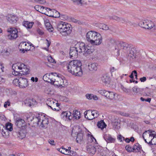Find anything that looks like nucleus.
I'll return each instance as SVG.
<instances>
[{"mask_svg":"<svg viewBox=\"0 0 156 156\" xmlns=\"http://www.w3.org/2000/svg\"><path fill=\"white\" fill-rule=\"evenodd\" d=\"M140 80L141 82H144L146 80V78L145 77H143L140 78Z\"/></svg>","mask_w":156,"mask_h":156,"instance_id":"nucleus-57","label":"nucleus"},{"mask_svg":"<svg viewBox=\"0 0 156 156\" xmlns=\"http://www.w3.org/2000/svg\"><path fill=\"white\" fill-rule=\"evenodd\" d=\"M136 50L135 48H133L130 49L129 50V55L130 57H132L134 56L136 53Z\"/></svg>","mask_w":156,"mask_h":156,"instance_id":"nucleus-37","label":"nucleus"},{"mask_svg":"<svg viewBox=\"0 0 156 156\" xmlns=\"http://www.w3.org/2000/svg\"><path fill=\"white\" fill-rule=\"evenodd\" d=\"M126 149V150L129 152H131L132 151V147L129 146H126L125 147Z\"/></svg>","mask_w":156,"mask_h":156,"instance_id":"nucleus-49","label":"nucleus"},{"mask_svg":"<svg viewBox=\"0 0 156 156\" xmlns=\"http://www.w3.org/2000/svg\"><path fill=\"white\" fill-rule=\"evenodd\" d=\"M46 103L48 106L54 111H58L59 109V104L58 101L52 98L48 99Z\"/></svg>","mask_w":156,"mask_h":156,"instance_id":"nucleus-7","label":"nucleus"},{"mask_svg":"<svg viewBox=\"0 0 156 156\" xmlns=\"http://www.w3.org/2000/svg\"><path fill=\"white\" fill-rule=\"evenodd\" d=\"M44 23L47 30L50 32H52L53 28L49 23V20L47 19L45 20H44Z\"/></svg>","mask_w":156,"mask_h":156,"instance_id":"nucleus-24","label":"nucleus"},{"mask_svg":"<svg viewBox=\"0 0 156 156\" xmlns=\"http://www.w3.org/2000/svg\"><path fill=\"white\" fill-rule=\"evenodd\" d=\"M147 132V133H149L150 134H152V133H154L155 132L154 131H153L151 130H149L147 131H146Z\"/></svg>","mask_w":156,"mask_h":156,"instance_id":"nucleus-60","label":"nucleus"},{"mask_svg":"<svg viewBox=\"0 0 156 156\" xmlns=\"http://www.w3.org/2000/svg\"><path fill=\"white\" fill-rule=\"evenodd\" d=\"M17 19V17L14 16L12 15V16H10V21H12V23H16Z\"/></svg>","mask_w":156,"mask_h":156,"instance_id":"nucleus-42","label":"nucleus"},{"mask_svg":"<svg viewBox=\"0 0 156 156\" xmlns=\"http://www.w3.org/2000/svg\"><path fill=\"white\" fill-rule=\"evenodd\" d=\"M122 116L126 117H128L129 116V114L128 113L123 112L122 113Z\"/></svg>","mask_w":156,"mask_h":156,"instance_id":"nucleus-61","label":"nucleus"},{"mask_svg":"<svg viewBox=\"0 0 156 156\" xmlns=\"http://www.w3.org/2000/svg\"><path fill=\"white\" fill-rule=\"evenodd\" d=\"M30 45L29 44H27L26 42H21L19 45V48L22 52L24 53L25 51H29L30 49Z\"/></svg>","mask_w":156,"mask_h":156,"instance_id":"nucleus-12","label":"nucleus"},{"mask_svg":"<svg viewBox=\"0 0 156 156\" xmlns=\"http://www.w3.org/2000/svg\"><path fill=\"white\" fill-rule=\"evenodd\" d=\"M32 1L33 2H34L40 4H44L46 3V1L45 0H32Z\"/></svg>","mask_w":156,"mask_h":156,"instance_id":"nucleus-43","label":"nucleus"},{"mask_svg":"<svg viewBox=\"0 0 156 156\" xmlns=\"http://www.w3.org/2000/svg\"><path fill=\"white\" fill-rule=\"evenodd\" d=\"M87 40L91 44L98 45L102 42V37L98 33L91 31L88 32L86 35Z\"/></svg>","mask_w":156,"mask_h":156,"instance_id":"nucleus-4","label":"nucleus"},{"mask_svg":"<svg viewBox=\"0 0 156 156\" xmlns=\"http://www.w3.org/2000/svg\"><path fill=\"white\" fill-rule=\"evenodd\" d=\"M12 69L13 71L12 72L13 75L17 76L20 74L27 75L29 73V69L27 65L21 62H18L13 64Z\"/></svg>","mask_w":156,"mask_h":156,"instance_id":"nucleus-3","label":"nucleus"},{"mask_svg":"<svg viewBox=\"0 0 156 156\" xmlns=\"http://www.w3.org/2000/svg\"><path fill=\"white\" fill-rule=\"evenodd\" d=\"M19 78L18 79H14L13 81V83L14 85L16 86H19Z\"/></svg>","mask_w":156,"mask_h":156,"instance_id":"nucleus-44","label":"nucleus"},{"mask_svg":"<svg viewBox=\"0 0 156 156\" xmlns=\"http://www.w3.org/2000/svg\"><path fill=\"white\" fill-rule=\"evenodd\" d=\"M92 113L93 116H94V118H97V117L98 116L99 114L97 111L93 110V111H92Z\"/></svg>","mask_w":156,"mask_h":156,"instance_id":"nucleus-45","label":"nucleus"},{"mask_svg":"<svg viewBox=\"0 0 156 156\" xmlns=\"http://www.w3.org/2000/svg\"><path fill=\"white\" fill-rule=\"evenodd\" d=\"M29 129V128H28V129ZM27 128L25 129L23 128H21L17 134V135L21 139L25 138L27 132Z\"/></svg>","mask_w":156,"mask_h":156,"instance_id":"nucleus-19","label":"nucleus"},{"mask_svg":"<svg viewBox=\"0 0 156 156\" xmlns=\"http://www.w3.org/2000/svg\"><path fill=\"white\" fill-rule=\"evenodd\" d=\"M66 119H68L70 120L73 118V114L70 112H66Z\"/></svg>","mask_w":156,"mask_h":156,"instance_id":"nucleus-40","label":"nucleus"},{"mask_svg":"<svg viewBox=\"0 0 156 156\" xmlns=\"http://www.w3.org/2000/svg\"><path fill=\"white\" fill-rule=\"evenodd\" d=\"M16 124L18 127H21V128H27L26 122L24 120L21 119L19 118L17 119Z\"/></svg>","mask_w":156,"mask_h":156,"instance_id":"nucleus-15","label":"nucleus"},{"mask_svg":"<svg viewBox=\"0 0 156 156\" xmlns=\"http://www.w3.org/2000/svg\"><path fill=\"white\" fill-rule=\"evenodd\" d=\"M126 21L125 19L122 18H121V20L119 22H121L122 23H126Z\"/></svg>","mask_w":156,"mask_h":156,"instance_id":"nucleus-63","label":"nucleus"},{"mask_svg":"<svg viewBox=\"0 0 156 156\" xmlns=\"http://www.w3.org/2000/svg\"><path fill=\"white\" fill-rule=\"evenodd\" d=\"M7 105L10 106V102H9V100L5 103L4 106L5 108H7Z\"/></svg>","mask_w":156,"mask_h":156,"instance_id":"nucleus-55","label":"nucleus"},{"mask_svg":"<svg viewBox=\"0 0 156 156\" xmlns=\"http://www.w3.org/2000/svg\"><path fill=\"white\" fill-rule=\"evenodd\" d=\"M61 116L62 118H64L65 119V118L66 119V112H63L62 113H61Z\"/></svg>","mask_w":156,"mask_h":156,"instance_id":"nucleus-51","label":"nucleus"},{"mask_svg":"<svg viewBox=\"0 0 156 156\" xmlns=\"http://www.w3.org/2000/svg\"><path fill=\"white\" fill-rule=\"evenodd\" d=\"M73 118L78 120L80 118V112L78 111L77 110H74L73 111Z\"/></svg>","mask_w":156,"mask_h":156,"instance_id":"nucleus-27","label":"nucleus"},{"mask_svg":"<svg viewBox=\"0 0 156 156\" xmlns=\"http://www.w3.org/2000/svg\"><path fill=\"white\" fill-rule=\"evenodd\" d=\"M34 101L33 99L27 98L24 101V103L27 106H30L33 104Z\"/></svg>","mask_w":156,"mask_h":156,"instance_id":"nucleus-32","label":"nucleus"},{"mask_svg":"<svg viewBox=\"0 0 156 156\" xmlns=\"http://www.w3.org/2000/svg\"><path fill=\"white\" fill-rule=\"evenodd\" d=\"M137 144L132 147V151L133 152H137Z\"/></svg>","mask_w":156,"mask_h":156,"instance_id":"nucleus-47","label":"nucleus"},{"mask_svg":"<svg viewBox=\"0 0 156 156\" xmlns=\"http://www.w3.org/2000/svg\"><path fill=\"white\" fill-rule=\"evenodd\" d=\"M55 75L54 79L53 84L58 87L62 86L63 83V80L62 78L59 76L60 74L55 73Z\"/></svg>","mask_w":156,"mask_h":156,"instance_id":"nucleus-13","label":"nucleus"},{"mask_svg":"<svg viewBox=\"0 0 156 156\" xmlns=\"http://www.w3.org/2000/svg\"><path fill=\"white\" fill-rule=\"evenodd\" d=\"M137 152L139 151L142 148L141 146L138 144H137Z\"/></svg>","mask_w":156,"mask_h":156,"instance_id":"nucleus-56","label":"nucleus"},{"mask_svg":"<svg viewBox=\"0 0 156 156\" xmlns=\"http://www.w3.org/2000/svg\"><path fill=\"white\" fill-rule=\"evenodd\" d=\"M85 118L89 120H92L94 119V117L93 116L91 110H90L85 112L84 113Z\"/></svg>","mask_w":156,"mask_h":156,"instance_id":"nucleus-22","label":"nucleus"},{"mask_svg":"<svg viewBox=\"0 0 156 156\" xmlns=\"http://www.w3.org/2000/svg\"><path fill=\"white\" fill-rule=\"evenodd\" d=\"M117 69L115 67H112L110 69V70L111 73L114 72Z\"/></svg>","mask_w":156,"mask_h":156,"instance_id":"nucleus-59","label":"nucleus"},{"mask_svg":"<svg viewBox=\"0 0 156 156\" xmlns=\"http://www.w3.org/2000/svg\"><path fill=\"white\" fill-rule=\"evenodd\" d=\"M37 32L40 35H42L44 34V32L43 30L40 29H38L37 30Z\"/></svg>","mask_w":156,"mask_h":156,"instance_id":"nucleus-52","label":"nucleus"},{"mask_svg":"<svg viewBox=\"0 0 156 156\" xmlns=\"http://www.w3.org/2000/svg\"><path fill=\"white\" fill-rule=\"evenodd\" d=\"M71 151H69V150L66 149H63L62 151V153L65 154L67 155H73V154H71Z\"/></svg>","mask_w":156,"mask_h":156,"instance_id":"nucleus-39","label":"nucleus"},{"mask_svg":"<svg viewBox=\"0 0 156 156\" xmlns=\"http://www.w3.org/2000/svg\"><path fill=\"white\" fill-rule=\"evenodd\" d=\"M101 80L105 84L109 83L110 81V78L109 77L106 75H104L101 77Z\"/></svg>","mask_w":156,"mask_h":156,"instance_id":"nucleus-35","label":"nucleus"},{"mask_svg":"<svg viewBox=\"0 0 156 156\" xmlns=\"http://www.w3.org/2000/svg\"><path fill=\"white\" fill-rule=\"evenodd\" d=\"M34 8L35 10H39L42 9H45L46 10L47 9H48V10H52L50 8H48L47 7H44L40 5H36L34 7Z\"/></svg>","mask_w":156,"mask_h":156,"instance_id":"nucleus-38","label":"nucleus"},{"mask_svg":"<svg viewBox=\"0 0 156 156\" xmlns=\"http://www.w3.org/2000/svg\"><path fill=\"white\" fill-rule=\"evenodd\" d=\"M57 28L58 30L65 36L70 34L72 29L70 24L63 21L59 22L58 23Z\"/></svg>","mask_w":156,"mask_h":156,"instance_id":"nucleus-5","label":"nucleus"},{"mask_svg":"<svg viewBox=\"0 0 156 156\" xmlns=\"http://www.w3.org/2000/svg\"><path fill=\"white\" fill-rule=\"evenodd\" d=\"M97 27H99L100 29L105 30H108V26L105 24L101 23H99L97 24Z\"/></svg>","mask_w":156,"mask_h":156,"instance_id":"nucleus-33","label":"nucleus"},{"mask_svg":"<svg viewBox=\"0 0 156 156\" xmlns=\"http://www.w3.org/2000/svg\"><path fill=\"white\" fill-rule=\"evenodd\" d=\"M97 126L99 128L102 129L106 126V125L105 123L103 120H101L98 122Z\"/></svg>","mask_w":156,"mask_h":156,"instance_id":"nucleus-30","label":"nucleus"},{"mask_svg":"<svg viewBox=\"0 0 156 156\" xmlns=\"http://www.w3.org/2000/svg\"><path fill=\"white\" fill-rule=\"evenodd\" d=\"M37 11H39V12L45 14L48 16V14H47V10H40V11H39L38 10H37Z\"/></svg>","mask_w":156,"mask_h":156,"instance_id":"nucleus-54","label":"nucleus"},{"mask_svg":"<svg viewBox=\"0 0 156 156\" xmlns=\"http://www.w3.org/2000/svg\"><path fill=\"white\" fill-rule=\"evenodd\" d=\"M18 31L16 28H10V40L16 39L18 37Z\"/></svg>","mask_w":156,"mask_h":156,"instance_id":"nucleus-17","label":"nucleus"},{"mask_svg":"<svg viewBox=\"0 0 156 156\" xmlns=\"http://www.w3.org/2000/svg\"><path fill=\"white\" fill-rule=\"evenodd\" d=\"M120 120L117 117H115L112 121L113 127L115 129H118L120 128Z\"/></svg>","mask_w":156,"mask_h":156,"instance_id":"nucleus-18","label":"nucleus"},{"mask_svg":"<svg viewBox=\"0 0 156 156\" xmlns=\"http://www.w3.org/2000/svg\"><path fill=\"white\" fill-rule=\"evenodd\" d=\"M149 143L151 145H156V137L154 136L152 139L150 141Z\"/></svg>","mask_w":156,"mask_h":156,"instance_id":"nucleus-41","label":"nucleus"},{"mask_svg":"<svg viewBox=\"0 0 156 156\" xmlns=\"http://www.w3.org/2000/svg\"><path fill=\"white\" fill-rule=\"evenodd\" d=\"M83 139V134L82 133H79L77 134L76 139L77 143H80Z\"/></svg>","mask_w":156,"mask_h":156,"instance_id":"nucleus-36","label":"nucleus"},{"mask_svg":"<svg viewBox=\"0 0 156 156\" xmlns=\"http://www.w3.org/2000/svg\"><path fill=\"white\" fill-rule=\"evenodd\" d=\"M104 138L107 142L114 143L115 141V139L112 138L111 135L109 134L105 135Z\"/></svg>","mask_w":156,"mask_h":156,"instance_id":"nucleus-25","label":"nucleus"},{"mask_svg":"<svg viewBox=\"0 0 156 156\" xmlns=\"http://www.w3.org/2000/svg\"><path fill=\"white\" fill-rule=\"evenodd\" d=\"M86 149L87 153L89 154H94L96 151V148L93 145L90 144L87 145Z\"/></svg>","mask_w":156,"mask_h":156,"instance_id":"nucleus-20","label":"nucleus"},{"mask_svg":"<svg viewBox=\"0 0 156 156\" xmlns=\"http://www.w3.org/2000/svg\"><path fill=\"white\" fill-rule=\"evenodd\" d=\"M98 64L95 63H89L88 65V68L90 71H93L97 70Z\"/></svg>","mask_w":156,"mask_h":156,"instance_id":"nucleus-23","label":"nucleus"},{"mask_svg":"<svg viewBox=\"0 0 156 156\" xmlns=\"http://www.w3.org/2000/svg\"><path fill=\"white\" fill-rule=\"evenodd\" d=\"M47 59L48 61L50 62L53 63L54 62V59L51 56H48L47 57Z\"/></svg>","mask_w":156,"mask_h":156,"instance_id":"nucleus-46","label":"nucleus"},{"mask_svg":"<svg viewBox=\"0 0 156 156\" xmlns=\"http://www.w3.org/2000/svg\"><path fill=\"white\" fill-rule=\"evenodd\" d=\"M86 98L90 100H91L93 98V94H87L86 95Z\"/></svg>","mask_w":156,"mask_h":156,"instance_id":"nucleus-48","label":"nucleus"},{"mask_svg":"<svg viewBox=\"0 0 156 156\" xmlns=\"http://www.w3.org/2000/svg\"><path fill=\"white\" fill-rule=\"evenodd\" d=\"M5 82V80L3 78L0 76V84H1Z\"/></svg>","mask_w":156,"mask_h":156,"instance_id":"nucleus-58","label":"nucleus"},{"mask_svg":"<svg viewBox=\"0 0 156 156\" xmlns=\"http://www.w3.org/2000/svg\"><path fill=\"white\" fill-rule=\"evenodd\" d=\"M48 142L49 143L52 145H55V144H54V141L53 140H48Z\"/></svg>","mask_w":156,"mask_h":156,"instance_id":"nucleus-62","label":"nucleus"},{"mask_svg":"<svg viewBox=\"0 0 156 156\" xmlns=\"http://www.w3.org/2000/svg\"><path fill=\"white\" fill-rule=\"evenodd\" d=\"M117 138L119 140H120L121 142H122L124 140V138L121 135H118Z\"/></svg>","mask_w":156,"mask_h":156,"instance_id":"nucleus-50","label":"nucleus"},{"mask_svg":"<svg viewBox=\"0 0 156 156\" xmlns=\"http://www.w3.org/2000/svg\"><path fill=\"white\" fill-rule=\"evenodd\" d=\"M81 62L78 60H73L67 64V68L69 72L76 76H81L83 72Z\"/></svg>","mask_w":156,"mask_h":156,"instance_id":"nucleus-2","label":"nucleus"},{"mask_svg":"<svg viewBox=\"0 0 156 156\" xmlns=\"http://www.w3.org/2000/svg\"><path fill=\"white\" fill-rule=\"evenodd\" d=\"M19 87L20 88H24L28 85V81L26 78L22 77L19 78Z\"/></svg>","mask_w":156,"mask_h":156,"instance_id":"nucleus-16","label":"nucleus"},{"mask_svg":"<svg viewBox=\"0 0 156 156\" xmlns=\"http://www.w3.org/2000/svg\"><path fill=\"white\" fill-rule=\"evenodd\" d=\"M60 12L57 10H53V13L48 14V16L54 18H58L60 16Z\"/></svg>","mask_w":156,"mask_h":156,"instance_id":"nucleus-28","label":"nucleus"},{"mask_svg":"<svg viewBox=\"0 0 156 156\" xmlns=\"http://www.w3.org/2000/svg\"><path fill=\"white\" fill-rule=\"evenodd\" d=\"M132 90L134 94L135 95L138 94H140L143 91V89L137 88L136 87H134L132 88Z\"/></svg>","mask_w":156,"mask_h":156,"instance_id":"nucleus-31","label":"nucleus"},{"mask_svg":"<svg viewBox=\"0 0 156 156\" xmlns=\"http://www.w3.org/2000/svg\"><path fill=\"white\" fill-rule=\"evenodd\" d=\"M99 92L101 95L105 96L109 99L112 100L115 99L116 93L113 92L101 90L99 91Z\"/></svg>","mask_w":156,"mask_h":156,"instance_id":"nucleus-11","label":"nucleus"},{"mask_svg":"<svg viewBox=\"0 0 156 156\" xmlns=\"http://www.w3.org/2000/svg\"><path fill=\"white\" fill-rule=\"evenodd\" d=\"M129 47V45L127 43L123 42H120L118 45H116L115 46V49L118 53L117 55H119V48L126 50Z\"/></svg>","mask_w":156,"mask_h":156,"instance_id":"nucleus-14","label":"nucleus"},{"mask_svg":"<svg viewBox=\"0 0 156 156\" xmlns=\"http://www.w3.org/2000/svg\"><path fill=\"white\" fill-rule=\"evenodd\" d=\"M34 22H30L27 21H24L23 23V25L27 28L29 29L31 28Z\"/></svg>","mask_w":156,"mask_h":156,"instance_id":"nucleus-29","label":"nucleus"},{"mask_svg":"<svg viewBox=\"0 0 156 156\" xmlns=\"http://www.w3.org/2000/svg\"><path fill=\"white\" fill-rule=\"evenodd\" d=\"M113 19L118 22L121 20V18L117 16H114Z\"/></svg>","mask_w":156,"mask_h":156,"instance_id":"nucleus-53","label":"nucleus"},{"mask_svg":"<svg viewBox=\"0 0 156 156\" xmlns=\"http://www.w3.org/2000/svg\"><path fill=\"white\" fill-rule=\"evenodd\" d=\"M156 136V134H155V133H152V134H150L149 133H147V132L145 131L143 134V139H144V136H147V139L148 140L151 141V140L152 139V138H153L154 136Z\"/></svg>","mask_w":156,"mask_h":156,"instance_id":"nucleus-26","label":"nucleus"},{"mask_svg":"<svg viewBox=\"0 0 156 156\" xmlns=\"http://www.w3.org/2000/svg\"><path fill=\"white\" fill-rule=\"evenodd\" d=\"M74 4L79 6H83L87 5V2L83 0H71Z\"/></svg>","mask_w":156,"mask_h":156,"instance_id":"nucleus-21","label":"nucleus"},{"mask_svg":"<svg viewBox=\"0 0 156 156\" xmlns=\"http://www.w3.org/2000/svg\"><path fill=\"white\" fill-rule=\"evenodd\" d=\"M24 118L28 122L33 121V123L35 125V122H34V118H33L32 115H30L28 114H27L25 115Z\"/></svg>","mask_w":156,"mask_h":156,"instance_id":"nucleus-34","label":"nucleus"},{"mask_svg":"<svg viewBox=\"0 0 156 156\" xmlns=\"http://www.w3.org/2000/svg\"><path fill=\"white\" fill-rule=\"evenodd\" d=\"M139 25L142 27L147 29L152 28L154 26L153 22L150 20H146L139 23Z\"/></svg>","mask_w":156,"mask_h":156,"instance_id":"nucleus-8","label":"nucleus"},{"mask_svg":"<svg viewBox=\"0 0 156 156\" xmlns=\"http://www.w3.org/2000/svg\"><path fill=\"white\" fill-rule=\"evenodd\" d=\"M34 122H35V125H38L40 127L45 129L48 127V119L44 115H41L38 117H35Z\"/></svg>","mask_w":156,"mask_h":156,"instance_id":"nucleus-6","label":"nucleus"},{"mask_svg":"<svg viewBox=\"0 0 156 156\" xmlns=\"http://www.w3.org/2000/svg\"><path fill=\"white\" fill-rule=\"evenodd\" d=\"M55 73H46L43 76V80L47 82L52 84L54 83V79L55 77Z\"/></svg>","mask_w":156,"mask_h":156,"instance_id":"nucleus-10","label":"nucleus"},{"mask_svg":"<svg viewBox=\"0 0 156 156\" xmlns=\"http://www.w3.org/2000/svg\"><path fill=\"white\" fill-rule=\"evenodd\" d=\"M94 51V49L86 45L84 43L79 42L75 44L73 47H70L69 54L70 57L74 59L76 58L78 55L81 53H83V54H90Z\"/></svg>","mask_w":156,"mask_h":156,"instance_id":"nucleus-1","label":"nucleus"},{"mask_svg":"<svg viewBox=\"0 0 156 156\" xmlns=\"http://www.w3.org/2000/svg\"><path fill=\"white\" fill-rule=\"evenodd\" d=\"M0 119L2 120L5 121L6 119V118L4 115H2L0 116Z\"/></svg>","mask_w":156,"mask_h":156,"instance_id":"nucleus-64","label":"nucleus"},{"mask_svg":"<svg viewBox=\"0 0 156 156\" xmlns=\"http://www.w3.org/2000/svg\"><path fill=\"white\" fill-rule=\"evenodd\" d=\"M2 127L3 128L2 129V134L3 136L5 138H8L9 136L10 122L6 124L5 127L2 126Z\"/></svg>","mask_w":156,"mask_h":156,"instance_id":"nucleus-9","label":"nucleus"}]
</instances>
